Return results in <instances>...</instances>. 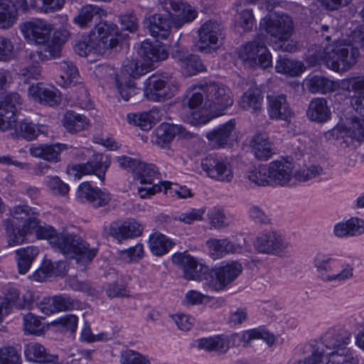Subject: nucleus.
<instances>
[{"label":"nucleus","instance_id":"774afa93","mask_svg":"<svg viewBox=\"0 0 364 364\" xmlns=\"http://www.w3.org/2000/svg\"><path fill=\"white\" fill-rule=\"evenodd\" d=\"M20 363V355L14 347L4 346L0 348V364Z\"/></svg>","mask_w":364,"mask_h":364},{"label":"nucleus","instance_id":"473e14b6","mask_svg":"<svg viewBox=\"0 0 364 364\" xmlns=\"http://www.w3.org/2000/svg\"><path fill=\"white\" fill-rule=\"evenodd\" d=\"M67 148L65 144L32 145L29 148L30 154L36 158L57 163L60 161L61 151Z\"/></svg>","mask_w":364,"mask_h":364},{"label":"nucleus","instance_id":"a211bd4d","mask_svg":"<svg viewBox=\"0 0 364 364\" xmlns=\"http://www.w3.org/2000/svg\"><path fill=\"white\" fill-rule=\"evenodd\" d=\"M53 26L40 18L26 21L21 26V31L24 38L31 43L48 44Z\"/></svg>","mask_w":364,"mask_h":364},{"label":"nucleus","instance_id":"393cba45","mask_svg":"<svg viewBox=\"0 0 364 364\" xmlns=\"http://www.w3.org/2000/svg\"><path fill=\"white\" fill-rule=\"evenodd\" d=\"M268 114L272 119L284 120L288 123L294 116V112L290 107L286 96L270 95L267 96Z\"/></svg>","mask_w":364,"mask_h":364},{"label":"nucleus","instance_id":"ea45409f","mask_svg":"<svg viewBox=\"0 0 364 364\" xmlns=\"http://www.w3.org/2000/svg\"><path fill=\"white\" fill-rule=\"evenodd\" d=\"M262 101V91L255 87L249 89L242 95L240 100V105L242 109L255 113L261 110Z\"/></svg>","mask_w":364,"mask_h":364},{"label":"nucleus","instance_id":"052dcab7","mask_svg":"<svg viewBox=\"0 0 364 364\" xmlns=\"http://www.w3.org/2000/svg\"><path fill=\"white\" fill-rule=\"evenodd\" d=\"M343 46L346 47L343 48V71H345L355 65L360 53L358 49L350 42L348 44L343 43Z\"/></svg>","mask_w":364,"mask_h":364},{"label":"nucleus","instance_id":"4be33fe9","mask_svg":"<svg viewBox=\"0 0 364 364\" xmlns=\"http://www.w3.org/2000/svg\"><path fill=\"white\" fill-rule=\"evenodd\" d=\"M77 198L81 202H87L95 208L107 205L111 199L108 191L93 187L88 182L80 184L77 191Z\"/></svg>","mask_w":364,"mask_h":364},{"label":"nucleus","instance_id":"f8f14e48","mask_svg":"<svg viewBox=\"0 0 364 364\" xmlns=\"http://www.w3.org/2000/svg\"><path fill=\"white\" fill-rule=\"evenodd\" d=\"M90 36L98 46L99 54L117 47L119 42V30L112 22L101 21L91 31Z\"/></svg>","mask_w":364,"mask_h":364},{"label":"nucleus","instance_id":"f257e3e1","mask_svg":"<svg viewBox=\"0 0 364 364\" xmlns=\"http://www.w3.org/2000/svg\"><path fill=\"white\" fill-rule=\"evenodd\" d=\"M22 105V99L16 92L9 93L0 99V130L14 129L17 134L31 141L40 134H44L46 127L38 126L27 121L17 124L16 113Z\"/></svg>","mask_w":364,"mask_h":364},{"label":"nucleus","instance_id":"c03bdc74","mask_svg":"<svg viewBox=\"0 0 364 364\" xmlns=\"http://www.w3.org/2000/svg\"><path fill=\"white\" fill-rule=\"evenodd\" d=\"M59 76L56 80L58 85L67 87L77 77L78 70L70 61L63 60L58 63Z\"/></svg>","mask_w":364,"mask_h":364},{"label":"nucleus","instance_id":"3c124183","mask_svg":"<svg viewBox=\"0 0 364 364\" xmlns=\"http://www.w3.org/2000/svg\"><path fill=\"white\" fill-rule=\"evenodd\" d=\"M33 232L36 234L38 238L47 240L53 248L58 241L60 235L52 226L45 223L41 225V221L38 218L36 226L32 228V232L30 234Z\"/></svg>","mask_w":364,"mask_h":364},{"label":"nucleus","instance_id":"de8ad7c7","mask_svg":"<svg viewBox=\"0 0 364 364\" xmlns=\"http://www.w3.org/2000/svg\"><path fill=\"white\" fill-rule=\"evenodd\" d=\"M275 69L279 73L294 77L301 74L305 67L301 62L280 57L277 61Z\"/></svg>","mask_w":364,"mask_h":364},{"label":"nucleus","instance_id":"bf43d9fd","mask_svg":"<svg viewBox=\"0 0 364 364\" xmlns=\"http://www.w3.org/2000/svg\"><path fill=\"white\" fill-rule=\"evenodd\" d=\"M53 299L56 312L72 311L80 307V303L77 300L65 294L54 296Z\"/></svg>","mask_w":364,"mask_h":364},{"label":"nucleus","instance_id":"7c9ffc66","mask_svg":"<svg viewBox=\"0 0 364 364\" xmlns=\"http://www.w3.org/2000/svg\"><path fill=\"white\" fill-rule=\"evenodd\" d=\"M28 93L35 100L51 107L58 105L60 102L58 90L42 83L31 85L28 88Z\"/></svg>","mask_w":364,"mask_h":364},{"label":"nucleus","instance_id":"8fccbe9b","mask_svg":"<svg viewBox=\"0 0 364 364\" xmlns=\"http://www.w3.org/2000/svg\"><path fill=\"white\" fill-rule=\"evenodd\" d=\"M16 11L9 0H0V28H11L16 21Z\"/></svg>","mask_w":364,"mask_h":364},{"label":"nucleus","instance_id":"2f4dec72","mask_svg":"<svg viewBox=\"0 0 364 364\" xmlns=\"http://www.w3.org/2000/svg\"><path fill=\"white\" fill-rule=\"evenodd\" d=\"M23 352L26 358L31 362L43 364L58 363V356L49 353L47 349L38 343L31 342L26 344Z\"/></svg>","mask_w":364,"mask_h":364},{"label":"nucleus","instance_id":"69168bd1","mask_svg":"<svg viewBox=\"0 0 364 364\" xmlns=\"http://www.w3.org/2000/svg\"><path fill=\"white\" fill-rule=\"evenodd\" d=\"M210 223L215 228H221L229 225L228 218L222 208L214 207L208 213Z\"/></svg>","mask_w":364,"mask_h":364},{"label":"nucleus","instance_id":"4d7b16f0","mask_svg":"<svg viewBox=\"0 0 364 364\" xmlns=\"http://www.w3.org/2000/svg\"><path fill=\"white\" fill-rule=\"evenodd\" d=\"M43 183L54 195L64 196L70 190L69 186L62 181L58 176H48L45 178Z\"/></svg>","mask_w":364,"mask_h":364},{"label":"nucleus","instance_id":"423d86ee","mask_svg":"<svg viewBox=\"0 0 364 364\" xmlns=\"http://www.w3.org/2000/svg\"><path fill=\"white\" fill-rule=\"evenodd\" d=\"M204 95L203 84L192 86L187 91L181 102L182 117L185 122L195 126L209 122L210 119L199 112L200 107L205 105Z\"/></svg>","mask_w":364,"mask_h":364},{"label":"nucleus","instance_id":"0e129e2a","mask_svg":"<svg viewBox=\"0 0 364 364\" xmlns=\"http://www.w3.org/2000/svg\"><path fill=\"white\" fill-rule=\"evenodd\" d=\"M65 0H31V5L36 9L48 13L60 9Z\"/></svg>","mask_w":364,"mask_h":364},{"label":"nucleus","instance_id":"5fc2aeb1","mask_svg":"<svg viewBox=\"0 0 364 364\" xmlns=\"http://www.w3.org/2000/svg\"><path fill=\"white\" fill-rule=\"evenodd\" d=\"M205 213V208H191L178 213L173 217L174 220L191 225L194 222L201 221Z\"/></svg>","mask_w":364,"mask_h":364},{"label":"nucleus","instance_id":"dca6fc26","mask_svg":"<svg viewBox=\"0 0 364 364\" xmlns=\"http://www.w3.org/2000/svg\"><path fill=\"white\" fill-rule=\"evenodd\" d=\"M110 164L111 161L108 156L95 154L86 163L73 165L69 171L78 179L85 175L95 174L103 182Z\"/></svg>","mask_w":364,"mask_h":364},{"label":"nucleus","instance_id":"ddd939ff","mask_svg":"<svg viewBox=\"0 0 364 364\" xmlns=\"http://www.w3.org/2000/svg\"><path fill=\"white\" fill-rule=\"evenodd\" d=\"M117 161L121 168L131 171L141 183L154 184L155 181L159 180V172L154 164H145L127 156L118 157Z\"/></svg>","mask_w":364,"mask_h":364},{"label":"nucleus","instance_id":"58836bf2","mask_svg":"<svg viewBox=\"0 0 364 364\" xmlns=\"http://www.w3.org/2000/svg\"><path fill=\"white\" fill-rule=\"evenodd\" d=\"M307 90L314 94H326L336 91L338 87L337 82L323 76H313L306 80Z\"/></svg>","mask_w":364,"mask_h":364},{"label":"nucleus","instance_id":"13d9d810","mask_svg":"<svg viewBox=\"0 0 364 364\" xmlns=\"http://www.w3.org/2000/svg\"><path fill=\"white\" fill-rule=\"evenodd\" d=\"M323 168L318 164H311L306 168L294 173V178L299 182H306L309 180L324 174Z\"/></svg>","mask_w":364,"mask_h":364},{"label":"nucleus","instance_id":"f03ea898","mask_svg":"<svg viewBox=\"0 0 364 364\" xmlns=\"http://www.w3.org/2000/svg\"><path fill=\"white\" fill-rule=\"evenodd\" d=\"M36 215L35 209L26 205H16L10 209V218L4 222L9 246L24 242L26 235L36 226Z\"/></svg>","mask_w":364,"mask_h":364},{"label":"nucleus","instance_id":"39448f33","mask_svg":"<svg viewBox=\"0 0 364 364\" xmlns=\"http://www.w3.org/2000/svg\"><path fill=\"white\" fill-rule=\"evenodd\" d=\"M205 91V107L214 116L222 115L234 102L230 89L219 82L203 84Z\"/></svg>","mask_w":364,"mask_h":364},{"label":"nucleus","instance_id":"338daca9","mask_svg":"<svg viewBox=\"0 0 364 364\" xmlns=\"http://www.w3.org/2000/svg\"><path fill=\"white\" fill-rule=\"evenodd\" d=\"M121 364H151L142 354L133 350H126L120 355Z\"/></svg>","mask_w":364,"mask_h":364},{"label":"nucleus","instance_id":"f704fd0d","mask_svg":"<svg viewBox=\"0 0 364 364\" xmlns=\"http://www.w3.org/2000/svg\"><path fill=\"white\" fill-rule=\"evenodd\" d=\"M138 53L147 65L166 60L168 57V53L158 42L152 43L149 40H145L140 44Z\"/></svg>","mask_w":364,"mask_h":364},{"label":"nucleus","instance_id":"4c0bfd02","mask_svg":"<svg viewBox=\"0 0 364 364\" xmlns=\"http://www.w3.org/2000/svg\"><path fill=\"white\" fill-rule=\"evenodd\" d=\"M171 26L169 17L156 14L149 18L148 28L152 36L158 39H166L170 33Z\"/></svg>","mask_w":364,"mask_h":364},{"label":"nucleus","instance_id":"b1692460","mask_svg":"<svg viewBox=\"0 0 364 364\" xmlns=\"http://www.w3.org/2000/svg\"><path fill=\"white\" fill-rule=\"evenodd\" d=\"M143 226L134 219H129L122 223H114L109 228V235L119 242L134 239L141 236Z\"/></svg>","mask_w":364,"mask_h":364},{"label":"nucleus","instance_id":"4468645a","mask_svg":"<svg viewBox=\"0 0 364 364\" xmlns=\"http://www.w3.org/2000/svg\"><path fill=\"white\" fill-rule=\"evenodd\" d=\"M260 25L266 33L279 41L289 39L293 32L291 18L285 14H274L263 19Z\"/></svg>","mask_w":364,"mask_h":364},{"label":"nucleus","instance_id":"9b49d317","mask_svg":"<svg viewBox=\"0 0 364 364\" xmlns=\"http://www.w3.org/2000/svg\"><path fill=\"white\" fill-rule=\"evenodd\" d=\"M202 171L206 176L222 182H230L233 171L228 159L217 154H209L200 161Z\"/></svg>","mask_w":364,"mask_h":364},{"label":"nucleus","instance_id":"20e7f679","mask_svg":"<svg viewBox=\"0 0 364 364\" xmlns=\"http://www.w3.org/2000/svg\"><path fill=\"white\" fill-rule=\"evenodd\" d=\"M323 345L328 350L326 364H341V335L339 331L330 330L323 338ZM311 354L295 362L294 364H323L324 351L322 343L311 346Z\"/></svg>","mask_w":364,"mask_h":364},{"label":"nucleus","instance_id":"680f3d73","mask_svg":"<svg viewBox=\"0 0 364 364\" xmlns=\"http://www.w3.org/2000/svg\"><path fill=\"white\" fill-rule=\"evenodd\" d=\"M364 232V220L352 218L343 224V236H356Z\"/></svg>","mask_w":364,"mask_h":364},{"label":"nucleus","instance_id":"72a5a7b5","mask_svg":"<svg viewBox=\"0 0 364 364\" xmlns=\"http://www.w3.org/2000/svg\"><path fill=\"white\" fill-rule=\"evenodd\" d=\"M252 152L259 160L266 161L274 154V146L267 134L259 133L253 136L250 141Z\"/></svg>","mask_w":364,"mask_h":364},{"label":"nucleus","instance_id":"5701e85b","mask_svg":"<svg viewBox=\"0 0 364 364\" xmlns=\"http://www.w3.org/2000/svg\"><path fill=\"white\" fill-rule=\"evenodd\" d=\"M346 97H350L353 109L360 114H364V76L358 78L343 80V91Z\"/></svg>","mask_w":364,"mask_h":364},{"label":"nucleus","instance_id":"79ce46f5","mask_svg":"<svg viewBox=\"0 0 364 364\" xmlns=\"http://www.w3.org/2000/svg\"><path fill=\"white\" fill-rule=\"evenodd\" d=\"M63 123L65 128L70 133L80 132L89 127V120L86 117L71 110L65 112Z\"/></svg>","mask_w":364,"mask_h":364},{"label":"nucleus","instance_id":"6ab92c4d","mask_svg":"<svg viewBox=\"0 0 364 364\" xmlns=\"http://www.w3.org/2000/svg\"><path fill=\"white\" fill-rule=\"evenodd\" d=\"M198 47L201 52L210 53L219 46L222 38L221 24L215 21H207L199 28Z\"/></svg>","mask_w":364,"mask_h":364},{"label":"nucleus","instance_id":"e433bc0d","mask_svg":"<svg viewBox=\"0 0 364 364\" xmlns=\"http://www.w3.org/2000/svg\"><path fill=\"white\" fill-rule=\"evenodd\" d=\"M306 115L313 122L323 123L328 121L331 117V111L326 99L314 98L309 105Z\"/></svg>","mask_w":364,"mask_h":364},{"label":"nucleus","instance_id":"9d476101","mask_svg":"<svg viewBox=\"0 0 364 364\" xmlns=\"http://www.w3.org/2000/svg\"><path fill=\"white\" fill-rule=\"evenodd\" d=\"M254 246L260 253L282 257L287 253L290 243L280 231L270 230L259 235Z\"/></svg>","mask_w":364,"mask_h":364},{"label":"nucleus","instance_id":"09e8293b","mask_svg":"<svg viewBox=\"0 0 364 364\" xmlns=\"http://www.w3.org/2000/svg\"><path fill=\"white\" fill-rule=\"evenodd\" d=\"M240 339L243 343L244 347H247L249 343L254 339H262L269 346H272L275 341L274 336L263 328H257L245 331L242 333Z\"/></svg>","mask_w":364,"mask_h":364},{"label":"nucleus","instance_id":"603ef678","mask_svg":"<svg viewBox=\"0 0 364 364\" xmlns=\"http://www.w3.org/2000/svg\"><path fill=\"white\" fill-rule=\"evenodd\" d=\"M246 177L251 183L258 186H266L271 184L267 165L259 166L247 171Z\"/></svg>","mask_w":364,"mask_h":364},{"label":"nucleus","instance_id":"cd10ccee","mask_svg":"<svg viewBox=\"0 0 364 364\" xmlns=\"http://www.w3.org/2000/svg\"><path fill=\"white\" fill-rule=\"evenodd\" d=\"M166 4L170 6V8L175 12L176 18L173 24L175 27L179 28L185 23L193 21L197 15V10L191 5L183 0H165Z\"/></svg>","mask_w":364,"mask_h":364},{"label":"nucleus","instance_id":"2eb2a0df","mask_svg":"<svg viewBox=\"0 0 364 364\" xmlns=\"http://www.w3.org/2000/svg\"><path fill=\"white\" fill-rule=\"evenodd\" d=\"M172 262L183 270L187 280H201L208 277L209 268L197 258L182 252L175 253Z\"/></svg>","mask_w":364,"mask_h":364},{"label":"nucleus","instance_id":"412c9836","mask_svg":"<svg viewBox=\"0 0 364 364\" xmlns=\"http://www.w3.org/2000/svg\"><path fill=\"white\" fill-rule=\"evenodd\" d=\"M271 184L287 186L294 176V164L285 159L274 160L267 164Z\"/></svg>","mask_w":364,"mask_h":364},{"label":"nucleus","instance_id":"1a4fd4ad","mask_svg":"<svg viewBox=\"0 0 364 364\" xmlns=\"http://www.w3.org/2000/svg\"><path fill=\"white\" fill-rule=\"evenodd\" d=\"M144 95L149 100L161 102L173 97L178 90L176 80L166 74H154L144 82Z\"/></svg>","mask_w":364,"mask_h":364},{"label":"nucleus","instance_id":"6e6552de","mask_svg":"<svg viewBox=\"0 0 364 364\" xmlns=\"http://www.w3.org/2000/svg\"><path fill=\"white\" fill-rule=\"evenodd\" d=\"M239 57L250 67L266 68L272 64V55L265 45V37L262 34L242 46Z\"/></svg>","mask_w":364,"mask_h":364},{"label":"nucleus","instance_id":"864d4df0","mask_svg":"<svg viewBox=\"0 0 364 364\" xmlns=\"http://www.w3.org/2000/svg\"><path fill=\"white\" fill-rule=\"evenodd\" d=\"M364 117V114L362 115ZM346 136L355 139L358 141L364 140V119H359L357 117L350 119L346 127H343Z\"/></svg>","mask_w":364,"mask_h":364},{"label":"nucleus","instance_id":"6e6d98bb","mask_svg":"<svg viewBox=\"0 0 364 364\" xmlns=\"http://www.w3.org/2000/svg\"><path fill=\"white\" fill-rule=\"evenodd\" d=\"M23 330L26 334L40 335L43 331V325L39 317L32 313L23 314Z\"/></svg>","mask_w":364,"mask_h":364},{"label":"nucleus","instance_id":"c85d7f7f","mask_svg":"<svg viewBox=\"0 0 364 364\" xmlns=\"http://www.w3.org/2000/svg\"><path fill=\"white\" fill-rule=\"evenodd\" d=\"M206 245L208 254L213 259H221L228 255L237 253L241 250L240 245L228 238H210L207 240Z\"/></svg>","mask_w":364,"mask_h":364},{"label":"nucleus","instance_id":"f3484780","mask_svg":"<svg viewBox=\"0 0 364 364\" xmlns=\"http://www.w3.org/2000/svg\"><path fill=\"white\" fill-rule=\"evenodd\" d=\"M313 264L322 281L332 282L341 279V262L338 258L319 252L315 255Z\"/></svg>","mask_w":364,"mask_h":364},{"label":"nucleus","instance_id":"0eeeda50","mask_svg":"<svg viewBox=\"0 0 364 364\" xmlns=\"http://www.w3.org/2000/svg\"><path fill=\"white\" fill-rule=\"evenodd\" d=\"M243 267L237 261L222 262L209 270L208 277H205V284L213 291L225 289L242 273Z\"/></svg>","mask_w":364,"mask_h":364},{"label":"nucleus","instance_id":"c9c22d12","mask_svg":"<svg viewBox=\"0 0 364 364\" xmlns=\"http://www.w3.org/2000/svg\"><path fill=\"white\" fill-rule=\"evenodd\" d=\"M161 114L158 108H153L149 112L142 113H129L127 115V122L139 127L142 130H149L160 121Z\"/></svg>","mask_w":364,"mask_h":364},{"label":"nucleus","instance_id":"7ed1b4c3","mask_svg":"<svg viewBox=\"0 0 364 364\" xmlns=\"http://www.w3.org/2000/svg\"><path fill=\"white\" fill-rule=\"evenodd\" d=\"M53 248L74 258L84 268L92 261L97 252V249L91 248L81 237L70 232L60 233Z\"/></svg>","mask_w":364,"mask_h":364},{"label":"nucleus","instance_id":"49530a36","mask_svg":"<svg viewBox=\"0 0 364 364\" xmlns=\"http://www.w3.org/2000/svg\"><path fill=\"white\" fill-rule=\"evenodd\" d=\"M38 249L33 246L16 250L18 268L20 274H26L29 270L33 261L38 255Z\"/></svg>","mask_w":364,"mask_h":364},{"label":"nucleus","instance_id":"c756f323","mask_svg":"<svg viewBox=\"0 0 364 364\" xmlns=\"http://www.w3.org/2000/svg\"><path fill=\"white\" fill-rule=\"evenodd\" d=\"M235 128V121L230 119L227 123L207 132L205 136L213 147L222 148L231 141Z\"/></svg>","mask_w":364,"mask_h":364},{"label":"nucleus","instance_id":"a19ab883","mask_svg":"<svg viewBox=\"0 0 364 364\" xmlns=\"http://www.w3.org/2000/svg\"><path fill=\"white\" fill-rule=\"evenodd\" d=\"M107 16V11L96 5H86L82 7L78 15L75 16L74 22L81 27L86 26L92 19H100Z\"/></svg>","mask_w":364,"mask_h":364},{"label":"nucleus","instance_id":"bb28decb","mask_svg":"<svg viewBox=\"0 0 364 364\" xmlns=\"http://www.w3.org/2000/svg\"><path fill=\"white\" fill-rule=\"evenodd\" d=\"M177 135L182 137H189L191 133L187 132L181 125L162 123L155 131L154 141L159 146L166 147Z\"/></svg>","mask_w":364,"mask_h":364},{"label":"nucleus","instance_id":"37998d69","mask_svg":"<svg viewBox=\"0 0 364 364\" xmlns=\"http://www.w3.org/2000/svg\"><path fill=\"white\" fill-rule=\"evenodd\" d=\"M174 243L161 233H154L149 237V245L151 253L160 257L166 254Z\"/></svg>","mask_w":364,"mask_h":364},{"label":"nucleus","instance_id":"a878e982","mask_svg":"<svg viewBox=\"0 0 364 364\" xmlns=\"http://www.w3.org/2000/svg\"><path fill=\"white\" fill-rule=\"evenodd\" d=\"M237 334L231 336L219 335L213 337L203 338L196 341L197 347L207 351L225 353L234 345Z\"/></svg>","mask_w":364,"mask_h":364},{"label":"nucleus","instance_id":"a18cd8bd","mask_svg":"<svg viewBox=\"0 0 364 364\" xmlns=\"http://www.w3.org/2000/svg\"><path fill=\"white\" fill-rule=\"evenodd\" d=\"M316 57L322 59L328 68L338 72L341 59V44L336 42V45L326 47L323 55L321 54Z\"/></svg>","mask_w":364,"mask_h":364},{"label":"nucleus","instance_id":"aec40b11","mask_svg":"<svg viewBox=\"0 0 364 364\" xmlns=\"http://www.w3.org/2000/svg\"><path fill=\"white\" fill-rule=\"evenodd\" d=\"M70 32L65 28L55 30L53 39L46 44L43 49L30 53L31 59L38 63L48 58L58 57L62 44L68 40Z\"/></svg>","mask_w":364,"mask_h":364},{"label":"nucleus","instance_id":"e2e57ef3","mask_svg":"<svg viewBox=\"0 0 364 364\" xmlns=\"http://www.w3.org/2000/svg\"><path fill=\"white\" fill-rule=\"evenodd\" d=\"M181 70L183 75L191 76L203 71L205 67L198 55L191 54L186 62V66L182 67Z\"/></svg>","mask_w":364,"mask_h":364}]
</instances>
